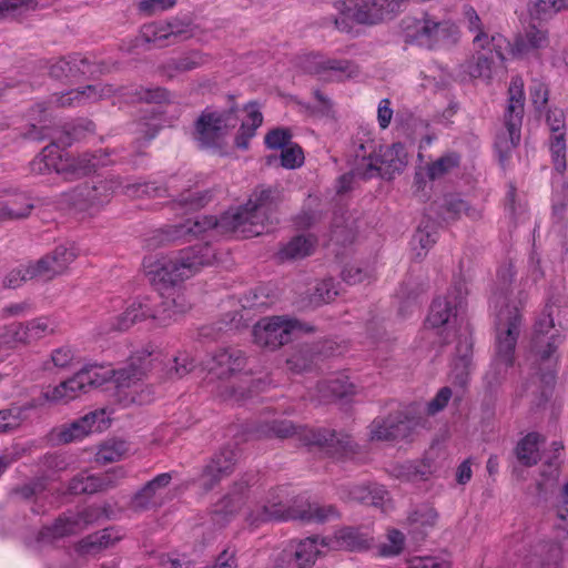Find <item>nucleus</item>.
Wrapping results in <instances>:
<instances>
[{"instance_id": "f257e3e1", "label": "nucleus", "mask_w": 568, "mask_h": 568, "mask_svg": "<svg viewBox=\"0 0 568 568\" xmlns=\"http://www.w3.org/2000/svg\"><path fill=\"white\" fill-rule=\"evenodd\" d=\"M280 193L272 189H261L250 197L243 207L225 212L220 220L213 216H196L184 224L173 226L172 240L200 236L209 231L217 233H239L244 237L260 235L268 220Z\"/></svg>"}, {"instance_id": "f03ea898", "label": "nucleus", "mask_w": 568, "mask_h": 568, "mask_svg": "<svg viewBox=\"0 0 568 568\" xmlns=\"http://www.w3.org/2000/svg\"><path fill=\"white\" fill-rule=\"evenodd\" d=\"M514 276L513 267L508 266L498 274L503 281L501 287L494 294L493 307L495 310V356L486 378L491 384L504 378L507 371L513 366L515 347L521 329L523 300L513 296L508 292V282Z\"/></svg>"}, {"instance_id": "7ed1b4c3", "label": "nucleus", "mask_w": 568, "mask_h": 568, "mask_svg": "<svg viewBox=\"0 0 568 568\" xmlns=\"http://www.w3.org/2000/svg\"><path fill=\"white\" fill-rule=\"evenodd\" d=\"M215 261V250L209 244L185 247L176 253L148 256L143 270L153 285L174 286L199 273Z\"/></svg>"}, {"instance_id": "20e7f679", "label": "nucleus", "mask_w": 568, "mask_h": 568, "mask_svg": "<svg viewBox=\"0 0 568 568\" xmlns=\"http://www.w3.org/2000/svg\"><path fill=\"white\" fill-rule=\"evenodd\" d=\"M150 357L151 353L142 349L130 357L125 367L118 371L104 365L90 364L77 372L75 376L84 393L113 379L120 400L124 403H142L141 399L133 395V392L126 394L125 390L138 387V383L150 368Z\"/></svg>"}, {"instance_id": "39448f33", "label": "nucleus", "mask_w": 568, "mask_h": 568, "mask_svg": "<svg viewBox=\"0 0 568 568\" xmlns=\"http://www.w3.org/2000/svg\"><path fill=\"white\" fill-rule=\"evenodd\" d=\"M403 8V0H337L329 22L349 33L355 24L376 26L390 19Z\"/></svg>"}, {"instance_id": "423d86ee", "label": "nucleus", "mask_w": 568, "mask_h": 568, "mask_svg": "<svg viewBox=\"0 0 568 568\" xmlns=\"http://www.w3.org/2000/svg\"><path fill=\"white\" fill-rule=\"evenodd\" d=\"M106 161L98 153H83L78 156L63 152L55 143L45 146L30 163L36 174L55 172L65 180H75L105 165Z\"/></svg>"}, {"instance_id": "0eeeda50", "label": "nucleus", "mask_w": 568, "mask_h": 568, "mask_svg": "<svg viewBox=\"0 0 568 568\" xmlns=\"http://www.w3.org/2000/svg\"><path fill=\"white\" fill-rule=\"evenodd\" d=\"M338 517L333 506L306 504L298 508L286 507L280 495L270 496L263 504H258L247 515L250 525L258 526L270 520L300 519L303 521L325 523Z\"/></svg>"}, {"instance_id": "6e6552de", "label": "nucleus", "mask_w": 568, "mask_h": 568, "mask_svg": "<svg viewBox=\"0 0 568 568\" xmlns=\"http://www.w3.org/2000/svg\"><path fill=\"white\" fill-rule=\"evenodd\" d=\"M551 308V305H546L534 325L531 336V352L536 359L548 369V372L541 376V379L547 384L552 383L555 379L552 372L557 362L555 353L562 341L560 329L554 324Z\"/></svg>"}, {"instance_id": "1a4fd4ad", "label": "nucleus", "mask_w": 568, "mask_h": 568, "mask_svg": "<svg viewBox=\"0 0 568 568\" xmlns=\"http://www.w3.org/2000/svg\"><path fill=\"white\" fill-rule=\"evenodd\" d=\"M312 328L300 321L288 316H268L261 318L253 326V342L258 347L276 349L287 344L300 333Z\"/></svg>"}, {"instance_id": "9d476101", "label": "nucleus", "mask_w": 568, "mask_h": 568, "mask_svg": "<svg viewBox=\"0 0 568 568\" xmlns=\"http://www.w3.org/2000/svg\"><path fill=\"white\" fill-rule=\"evenodd\" d=\"M237 109L225 111L206 108L195 123V139L203 148L220 146L229 132L237 125Z\"/></svg>"}, {"instance_id": "9b49d317", "label": "nucleus", "mask_w": 568, "mask_h": 568, "mask_svg": "<svg viewBox=\"0 0 568 568\" xmlns=\"http://www.w3.org/2000/svg\"><path fill=\"white\" fill-rule=\"evenodd\" d=\"M508 105L505 114L506 133L496 140V148L499 152L507 153L520 142V126L524 114V81L521 78H514L509 85Z\"/></svg>"}, {"instance_id": "f8f14e48", "label": "nucleus", "mask_w": 568, "mask_h": 568, "mask_svg": "<svg viewBox=\"0 0 568 568\" xmlns=\"http://www.w3.org/2000/svg\"><path fill=\"white\" fill-rule=\"evenodd\" d=\"M407 164V152L402 143L379 146L378 153L369 154L363 159L357 169V174L364 179L384 174L390 175L402 171Z\"/></svg>"}, {"instance_id": "ddd939ff", "label": "nucleus", "mask_w": 568, "mask_h": 568, "mask_svg": "<svg viewBox=\"0 0 568 568\" xmlns=\"http://www.w3.org/2000/svg\"><path fill=\"white\" fill-rule=\"evenodd\" d=\"M452 28L449 22L436 21L428 16L422 19L407 18L403 21L406 41L428 48L446 38Z\"/></svg>"}, {"instance_id": "4468645a", "label": "nucleus", "mask_w": 568, "mask_h": 568, "mask_svg": "<svg viewBox=\"0 0 568 568\" xmlns=\"http://www.w3.org/2000/svg\"><path fill=\"white\" fill-rule=\"evenodd\" d=\"M302 432L307 445L320 446L337 458L353 457L358 448L347 434H337L327 429L316 432L302 429Z\"/></svg>"}, {"instance_id": "2eb2a0df", "label": "nucleus", "mask_w": 568, "mask_h": 568, "mask_svg": "<svg viewBox=\"0 0 568 568\" xmlns=\"http://www.w3.org/2000/svg\"><path fill=\"white\" fill-rule=\"evenodd\" d=\"M464 17L467 21L468 29L475 33L474 45L476 48L487 50L490 54L495 52L496 57L504 61L505 50L509 47L508 40L499 34L488 36L481 28V21L477 12L471 7L464 8Z\"/></svg>"}, {"instance_id": "dca6fc26", "label": "nucleus", "mask_w": 568, "mask_h": 568, "mask_svg": "<svg viewBox=\"0 0 568 568\" xmlns=\"http://www.w3.org/2000/svg\"><path fill=\"white\" fill-rule=\"evenodd\" d=\"M303 68L315 74L332 71L337 80L351 79L359 74L358 67L352 61L328 59L318 53L307 54L303 61Z\"/></svg>"}, {"instance_id": "f3484780", "label": "nucleus", "mask_w": 568, "mask_h": 568, "mask_svg": "<svg viewBox=\"0 0 568 568\" xmlns=\"http://www.w3.org/2000/svg\"><path fill=\"white\" fill-rule=\"evenodd\" d=\"M418 423L408 418L406 415H390L386 418H375L369 425L371 440H390L397 437H404L408 430Z\"/></svg>"}, {"instance_id": "a211bd4d", "label": "nucleus", "mask_w": 568, "mask_h": 568, "mask_svg": "<svg viewBox=\"0 0 568 568\" xmlns=\"http://www.w3.org/2000/svg\"><path fill=\"white\" fill-rule=\"evenodd\" d=\"M119 185V181L114 179L99 180L94 183H84L74 190V203L87 206L103 205L110 201Z\"/></svg>"}, {"instance_id": "6ab92c4d", "label": "nucleus", "mask_w": 568, "mask_h": 568, "mask_svg": "<svg viewBox=\"0 0 568 568\" xmlns=\"http://www.w3.org/2000/svg\"><path fill=\"white\" fill-rule=\"evenodd\" d=\"M78 253L73 247L58 246L51 254L45 255L33 264L37 277L51 280L62 274L77 258Z\"/></svg>"}, {"instance_id": "aec40b11", "label": "nucleus", "mask_w": 568, "mask_h": 568, "mask_svg": "<svg viewBox=\"0 0 568 568\" xmlns=\"http://www.w3.org/2000/svg\"><path fill=\"white\" fill-rule=\"evenodd\" d=\"M125 475L122 468L112 469L101 475L81 474L69 486L72 494H94L113 487Z\"/></svg>"}, {"instance_id": "412c9836", "label": "nucleus", "mask_w": 568, "mask_h": 568, "mask_svg": "<svg viewBox=\"0 0 568 568\" xmlns=\"http://www.w3.org/2000/svg\"><path fill=\"white\" fill-rule=\"evenodd\" d=\"M156 310L149 297L129 302L122 313L116 315L111 324L113 331H126L134 324L153 318L156 321Z\"/></svg>"}, {"instance_id": "4be33fe9", "label": "nucleus", "mask_w": 568, "mask_h": 568, "mask_svg": "<svg viewBox=\"0 0 568 568\" xmlns=\"http://www.w3.org/2000/svg\"><path fill=\"white\" fill-rule=\"evenodd\" d=\"M548 32L535 26L529 27L523 34H519L509 49L516 58L536 57L539 52L549 47Z\"/></svg>"}, {"instance_id": "5701e85b", "label": "nucleus", "mask_w": 568, "mask_h": 568, "mask_svg": "<svg viewBox=\"0 0 568 568\" xmlns=\"http://www.w3.org/2000/svg\"><path fill=\"white\" fill-rule=\"evenodd\" d=\"M118 90L108 84L88 85L82 90H71L64 94L55 95L52 103L57 106H78L111 98Z\"/></svg>"}, {"instance_id": "b1692460", "label": "nucleus", "mask_w": 568, "mask_h": 568, "mask_svg": "<svg viewBox=\"0 0 568 568\" xmlns=\"http://www.w3.org/2000/svg\"><path fill=\"white\" fill-rule=\"evenodd\" d=\"M245 366V357L240 349H221L206 363L209 373L216 378H229Z\"/></svg>"}, {"instance_id": "393cba45", "label": "nucleus", "mask_w": 568, "mask_h": 568, "mask_svg": "<svg viewBox=\"0 0 568 568\" xmlns=\"http://www.w3.org/2000/svg\"><path fill=\"white\" fill-rule=\"evenodd\" d=\"M91 520V517L87 513L65 515L57 519L52 526L45 527L40 532V540L49 542L64 536L78 534L82 531Z\"/></svg>"}, {"instance_id": "a878e982", "label": "nucleus", "mask_w": 568, "mask_h": 568, "mask_svg": "<svg viewBox=\"0 0 568 568\" xmlns=\"http://www.w3.org/2000/svg\"><path fill=\"white\" fill-rule=\"evenodd\" d=\"M235 455L232 450L222 452L207 464L199 478L204 490L212 489L222 478L233 471Z\"/></svg>"}, {"instance_id": "bb28decb", "label": "nucleus", "mask_w": 568, "mask_h": 568, "mask_svg": "<svg viewBox=\"0 0 568 568\" xmlns=\"http://www.w3.org/2000/svg\"><path fill=\"white\" fill-rule=\"evenodd\" d=\"M141 37L146 42L161 44L162 41L170 38L187 37V26L178 20L158 21L144 24L141 30Z\"/></svg>"}, {"instance_id": "cd10ccee", "label": "nucleus", "mask_w": 568, "mask_h": 568, "mask_svg": "<svg viewBox=\"0 0 568 568\" xmlns=\"http://www.w3.org/2000/svg\"><path fill=\"white\" fill-rule=\"evenodd\" d=\"M564 546L558 542L540 541L528 557V568H558L562 558Z\"/></svg>"}, {"instance_id": "c85d7f7f", "label": "nucleus", "mask_w": 568, "mask_h": 568, "mask_svg": "<svg viewBox=\"0 0 568 568\" xmlns=\"http://www.w3.org/2000/svg\"><path fill=\"white\" fill-rule=\"evenodd\" d=\"M83 393L84 392L74 374L70 378L57 385L48 386L42 392V397L45 402L54 405H67L80 397Z\"/></svg>"}, {"instance_id": "c756f323", "label": "nucleus", "mask_w": 568, "mask_h": 568, "mask_svg": "<svg viewBox=\"0 0 568 568\" xmlns=\"http://www.w3.org/2000/svg\"><path fill=\"white\" fill-rule=\"evenodd\" d=\"M245 118L242 120L240 130L235 136V145L240 149H247L250 140L255 135L256 130L263 123L261 105L255 102H248L244 106Z\"/></svg>"}, {"instance_id": "7c9ffc66", "label": "nucleus", "mask_w": 568, "mask_h": 568, "mask_svg": "<svg viewBox=\"0 0 568 568\" xmlns=\"http://www.w3.org/2000/svg\"><path fill=\"white\" fill-rule=\"evenodd\" d=\"M321 400L329 402L355 394V386L347 375L334 374L317 386Z\"/></svg>"}, {"instance_id": "2f4dec72", "label": "nucleus", "mask_w": 568, "mask_h": 568, "mask_svg": "<svg viewBox=\"0 0 568 568\" xmlns=\"http://www.w3.org/2000/svg\"><path fill=\"white\" fill-rule=\"evenodd\" d=\"M191 308L190 301L183 292H175L172 297H166L156 310V322L160 325H169Z\"/></svg>"}, {"instance_id": "473e14b6", "label": "nucleus", "mask_w": 568, "mask_h": 568, "mask_svg": "<svg viewBox=\"0 0 568 568\" xmlns=\"http://www.w3.org/2000/svg\"><path fill=\"white\" fill-rule=\"evenodd\" d=\"M439 520L438 511L430 505L416 507L407 517V524L412 534L426 536L429 530L437 526Z\"/></svg>"}, {"instance_id": "72a5a7b5", "label": "nucleus", "mask_w": 568, "mask_h": 568, "mask_svg": "<svg viewBox=\"0 0 568 568\" xmlns=\"http://www.w3.org/2000/svg\"><path fill=\"white\" fill-rule=\"evenodd\" d=\"M172 477L169 473H163L146 483L132 498L131 506L134 509H146L154 504V498L165 488Z\"/></svg>"}, {"instance_id": "f704fd0d", "label": "nucleus", "mask_w": 568, "mask_h": 568, "mask_svg": "<svg viewBox=\"0 0 568 568\" xmlns=\"http://www.w3.org/2000/svg\"><path fill=\"white\" fill-rule=\"evenodd\" d=\"M317 244V240L308 235H298L293 237L278 252V257L285 260H298L311 255Z\"/></svg>"}, {"instance_id": "c9c22d12", "label": "nucleus", "mask_w": 568, "mask_h": 568, "mask_svg": "<svg viewBox=\"0 0 568 568\" xmlns=\"http://www.w3.org/2000/svg\"><path fill=\"white\" fill-rule=\"evenodd\" d=\"M331 542L318 537H310L301 540L295 550V559L300 568H308L314 565L316 558L321 555V547H327Z\"/></svg>"}, {"instance_id": "e433bc0d", "label": "nucleus", "mask_w": 568, "mask_h": 568, "mask_svg": "<svg viewBox=\"0 0 568 568\" xmlns=\"http://www.w3.org/2000/svg\"><path fill=\"white\" fill-rule=\"evenodd\" d=\"M544 438L537 433H529L516 446V456L525 466L536 465L540 460L539 446Z\"/></svg>"}, {"instance_id": "4c0bfd02", "label": "nucleus", "mask_w": 568, "mask_h": 568, "mask_svg": "<svg viewBox=\"0 0 568 568\" xmlns=\"http://www.w3.org/2000/svg\"><path fill=\"white\" fill-rule=\"evenodd\" d=\"M89 435L80 418L62 424L51 430V440L55 444H70L80 442Z\"/></svg>"}, {"instance_id": "58836bf2", "label": "nucleus", "mask_w": 568, "mask_h": 568, "mask_svg": "<svg viewBox=\"0 0 568 568\" xmlns=\"http://www.w3.org/2000/svg\"><path fill=\"white\" fill-rule=\"evenodd\" d=\"M181 186V180L178 178L171 179L168 186L171 192L170 196L175 197V201L181 206H189L191 210H194L204 205L206 202V194H202L201 191H193L191 189L180 192Z\"/></svg>"}, {"instance_id": "ea45409f", "label": "nucleus", "mask_w": 568, "mask_h": 568, "mask_svg": "<svg viewBox=\"0 0 568 568\" xmlns=\"http://www.w3.org/2000/svg\"><path fill=\"white\" fill-rule=\"evenodd\" d=\"M455 308L456 307L446 297L436 298L432 303L426 318V326L439 328L447 325L450 318L455 316Z\"/></svg>"}, {"instance_id": "a19ab883", "label": "nucleus", "mask_w": 568, "mask_h": 568, "mask_svg": "<svg viewBox=\"0 0 568 568\" xmlns=\"http://www.w3.org/2000/svg\"><path fill=\"white\" fill-rule=\"evenodd\" d=\"M32 209L31 200L26 194H20L9 202L0 203V222L27 217Z\"/></svg>"}, {"instance_id": "79ce46f5", "label": "nucleus", "mask_w": 568, "mask_h": 568, "mask_svg": "<svg viewBox=\"0 0 568 568\" xmlns=\"http://www.w3.org/2000/svg\"><path fill=\"white\" fill-rule=\"evenodd\" d=\"M88 72H90L88 61L78 55L60 59L50 68L51 75L58 79L75 77L78 73L85 74Z\"/></svg>"}, {"instance_id": "37998d69", "label": "nucleus", "mask_w": 568, "mask_h": 568, "mask_svg": "<svg viewBox=\"0 0 568 568\" xmlns=\"http://www.w3.org/2000/svg\"><path fill=\"white\" fill-rule=\"evenodd\" d=\"M387 495L386 489L377 484L357 485L349 491L351 499L374 506L383 503Z\"/></svg>"}, {"instance_id": "c03bdc74", "label": "nucleus", "mask_w": 568, "mask_h": 568, "mask_svg": "<svg viewBox=\"0 0 568 568\" xmlns=\"http://www.w3.org/2000/svg\"><path fill=\"white\" fill-rule=\"evenodd\" d=\"M111 415L112 410L106 407H102L87 413L80 417V419L90 436L92 434L106 430L111 425Z\"/></svg>"}, {"instance_id": "a18cd8bd", "label": "nucleus", "mask_w": 568, "mask_h": 568, "mask_svg": "<svg viewBox=\"0 0 568 568\" xmlns=\"http://www.w3.org/2000/svg\"><path fill=\"white\" fill-rule=\"evenodd\" d=\"M129 447L124 440H108L95 454V462L102 465L119 462L128 455Z\"/></svg>"}, {"instance_id": "49530a36", "label": "nucleus", "mask_w": 568, "mask_h": 568, "mask_svg": "<svg viewBox=\"0 0 568 568\" xmlns=\"http://www.w3.org/2000/svg\"><path fill=\"white\" fill-rule=\"evenodd\" d=\"M333 542L337 548H343L353 551L368 548L369 538L359 534L357 530L353 528H344L336 534L335 540Z\"/></svg>"}, {"instance_id": "de8ad7c7", "label": "nucleus", "mask_w": 568, "mask_h": 568, "mask_svg": "<svg viewBox=\"0 0 568 568\" xmlns=\"http://www.w3.org/2000/svg\"><path fill=\"white\" fill-rule=\"evenodd\" d=\"M245 501L244 486L234 488L231 493L224 496L214 509L215 516H229L237 513Z\"/></svg>"}, {"instance_id": "09e8293b", "label": "nucleus", "mask_w": 568, "mask_h": 568, "mask_svg": "<svg viewBox=\"0 0 568 568\" xmlns=\"http://www.w3.org/2000/svg\"><path fill=\"white\" fill-rule=\"evenodd\" d=\"M205 62V58L199 52L187 53L176 60L169 62L164 71L168 77L173 78L176 72H187L201 67Z\"/></svg>"}, {"instance_id": "8fccbe9b", "label": "nucleus", "mask_w": 568, "mask_h": 568, "mask_svg": "<svg viewBox=\"0 0 568 568\" xmlns=\"http://www.w3.org/2000/svg\"><path fill=\"white\" fill-rule=\"evenodd\" d=\"M26 323H12L0 327V345L13 347L17 344H28V332Z\"/></svg>"}, {"instance_id": "3c124183", "label": "nucleus", "mask_w": 568, "mask_h": 568, "mask_svg": "<svg viewBox=\"0 0 568 568\" xmlns=\"http://www.w3.org/2000/svg\"><path fill=\"white\" fill-rule=\"evenodd\" d=\"M119 539V534L114 529L108 528L85 538L82 541V548H84L87 551L100 550L114 545V542Z\"/></svg>"}, {"instance_id": "603ef678", "label": "nucleus", "mask_w": 568, "mask_h": 568, "mask_svg": "<svg viewBox=\"0 0 568 568\" xmlns=\"http://www.w3.org/2000/svg\"><path fill=\"white\" fill-rule=\"evenodd\" d=\"M566 8L568 0H536L530 8V14L536 19L546 20Z\"/></svg>"}, {"instance_id": "864d4df0", "label": "nucleus", "mask_w": 568, "mask_h": 568, "mask_svg": "<svg viewBox=\"0 0 568 568\" xmlns=\"http://www.w3.org/2000/svg\"><path fill=\"white\" fill-rule=\"evenodd\" d=\"M28 332V342L38 341L50 334L55 329V324L48 317H38L26 323Z\"/></svg>"}, {"instance_id": "5fc2aeb1", "label": "nucleus", "mask_w": 568, "mask_h": 568, "mask_svg": "<svg viewBox=\"0 0 568 568\" xmlns=\"http://www.w3.org/2000/svg\"><path fill=\"white\" fill-rule=\"evenodd\" d=\"M549 149L555 169L562 173L566 169V142L565 133L550 135Z\"/></svg>"}, {"instance_id": "6e6d98bb", "label": "nucleus", "mask_w": 568, "mask_h": 568, "mask_svg": "<svg viewBox=\"0 0 568 568\" xmlns=\"http://www.w3.org/2000/svg\"><path fill=\"white\" fill-rule=\"evenodd\" d=\"M32 278H38L37 271H34L33 264L29 263L10 271L3 280V284L6 287L16 288Z\"/></svg>"}, {"instance_id": "4d7b16f0", "label": "nucleus", "mask_w": 568, "mask_h": 568, "mask_svg": "<svg viewBox=\"0 0 568 568\" xmlns=\"http://www.w3.org/2000/svg\"><path fill=\"white\" fill-rule=\"evenodd\" d=\"M338 295L337 287L333 280H324L316 284L310 302L314 305H321L332 302Z\"/></svg>"}, {"instance_id": "13d9d810", "label": "nucleus", "mask_w": 568, "mask_h": 568, "mask_svg": "<svg viewBox=\"0 0 568 568\" xmlns=\"http://www.w3.org/2000/svg\"><path fill=\"white\" fill-rule=\"evenodd\" d=\"M458 163L459 158L456 154L444 155L428 166L427 174L432 180L438 179L456 168Z\"/></svg>"}, {"instance_id": "bf43d9fd", "label": "nucleus", "mask_w": 568, "mask_h": 568, "mask_svg": "<svg viewBox=\"0 0 568 568\" xmlns=\"http://www.w3.org/2000/svg\"><path fill=\"white\" fill-rule=\"evenodd\" d=\"M453 560L449 554L416 557L412 560L413 568H452Z\"/></svg>"}, {"instance_id": "052dcab7", "label": "nucleus", "mask_w": 568, "mask_h": 568, "mask_svg": "<svg viewBox=\"0 0 568 568\" xmlns=\"http://www.w3.org/2000/svg\"><path fill=\"white\" fill-rule=\"evenodd\" d=\"M304 163V153L301 146L297 144H290L282 150L281 153V165L285 169H296Z\"/></svg>"}, {"instance_id": "680f3d73", "label": "nucleus", "mask_w": 568, "mask_h": 568, "mask_svg": "<svg viewBox=\"0 0 568 568\" xmlns=\"http://www.w3.org/2000/svg\"><path fill=\"white\" fill-rule=\"evenodd\" d=\"M292 133L288 129L276 128L271 130L264 138V143L268 149H285L290 145Z\"/></svg>"}, {"instance_id": "e2e57ef3", "label": "nucleus", "mask_w": 568, "mask_h": 568, "mask_svg": "<svg viewBox=\"0 0 568 568\" xmlns=\"http://www.w3.org/2000/svg\"><path fill=\"white\" fill-rule=\"evenodd\" d=\"M557 517L558 536L568 541V483L565 485L561 501L557 508Z\"/></svg>"}, {"instance_id": "0e129e2a", "label": "nucleus", "mask_w": 568, "mask_h": 568, "mask_svg": "<svg viewBox=\"0 0 568 568\" xmlns=\"http://www.w3.org/2000/svg\"><path fill=\"white\" fill-rule=\"evenodd\" d=\"M404 535L399 530H389L387 535V542L381 546L379 554L382 556H396L400 554L404 548Z\"/></svg>"}, {"instance_id": "69168bd1", "label": "nucleus", "mask_w": 568, "mask_h": 568, "mask_svg": "<svg viewBox=\"0 0 568 568\" xmlns=\"http://www.w3.org/2000/svg\"><path fill=\"white\" fill-rule=\"evenodd\" d=\"M493 70V57L479 55L476 62L471 63L468 72L473 78L490 79Z\"/></svg>"}, {"instance_id": "338daca9", "label": "nucleus", "mask_w": 568, "mask_h": 568, "mask_svg": "<svg viewBox=\"0 0 568 568\" xmlns=\"http://www.w3.org/2000/svg\"><path fill=\"white\" fill-rule=\"evenodd\" d=\"M74 359V352L69 346H61L52 351L50 362L57 368H68Z\"/></svg>"}, {"instance_id": "774afa93", "label": "nucleus", "mask_w": 568, "mask_h": 568, "mask_svg": "<svg viewBox=\"0 0 568 568\" xmlns=\"http://www.w3.org/2000/svg\"><path fill=\"white\" fill-rule=\"evenodd\" d=\"M297 428L288 420L274 422L263 434L266 436H275L278 438H287L295 435Z\"/></svg>"}]
</instances>
